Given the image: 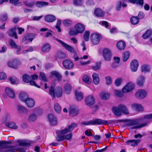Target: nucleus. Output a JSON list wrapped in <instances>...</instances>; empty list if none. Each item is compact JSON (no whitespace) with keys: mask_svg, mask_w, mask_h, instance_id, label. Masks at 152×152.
<instances>
[{"mask_svg":"<svg viewBox=\"0 0 152 152\" xmlns=\"http://www.w3.org/2000/svg\"><path fill=\"white\" fill-rule=\"evenodd\" d=\"M151 119H152V113L145 115L142 119V120L145 122L140 125H138L139 124V120L135 119L129 120L125 124V125L127 126L131 127L129 129H138L145 126L149 123V120Z\"/></svg>","mask_w":152,"mask_h":152,"instance_id":"1","label":"nucleus"},{"mask_svg":"<svg viewBox=\"0 0 152 152\" xmlns=\"http://www.w3.org/2000/svg\"><path fill=\"white\" fill-rule=\"evenodd\" d=\"M113 111L117 116H120L122 113L126 115H127L129 113V111L126 107L122 104H119L117 107L113 108Z\"/></svg>","mask_w":152,"mask_h":152,"instance_id":"2","label":"nucleus"},{"mask_svg":"<svg viewBox=\"0 0 152 152\" xmlns=\"http://www.w3.org/2000/svg\"><path fill=\"white\" fill-rule=\"evenodd\" d=\"M49 94L53 98H54L56 96L58 98L61 97L62 94V90L61 88L58 87L54 89L53 86H50L49 90Z\"/></svg>","mask_w":152,"mask_h":152,"instance_id":"3","label":"nucleus"},{"mask_svg":"<svg viewBox=\"0 0 152 152\" xmlns=\"http://www.w3.org/2000/svg\"><path fill=\"white\" fill-rule=\"evenodd\" d=\"M108 122L107 121L102 119L96 118L94 120H90L87 122H83L81 124L85 125H94L101 124H107Z\"/></svg>","mask_w":152,"mask_h":152,"instance_id":"4","label":"nucleus"},{"mask_svg":"<svg viewBox=\"0 0 152 152\" xmlns=\"http://www.w3.org/2000/svg\"><path fill=\"white\" fill-rule=\"evenodd\" d=\"M101 38V35L96 33L92 34L91 36V40L92 43L94 45L98 44Z\"/></svg>","mask_w":152,"mask_h":152,"instance_id":"5","label":"nucleus"},{"mask_svg":"<svg viewBox=\"0 0 152 152\" xmlns=\"http://www.w3.org/2000/svg\"><path fill=\"white\" fill-rule=\"evenodd\" d=\"M55 40L58 42L60 44H61L62 46L64 47L68 51L73 53H75V50H74L73 48L71 46L66 44L64 42L58 39H55Z\"/></svg>","mask_w":152,"mask_h":152,"instance_id":"6","label":"nucleus"},{"mask_svg":"<svg viewBox=\"0 0 152 152\" xmlns=\"http://www.w3.org/2000/svg\"><path fill=\"white\" fill-rule=\"evenodd\" d=\"M103 56L106 61H110L111 58V53L110 50L107 48H104L103 50Z\"/></svg>","mask_w":152,"mask_h":152,"instance_id":"7","label":"nucleus"},{"mask_svg":"<svg viewBox=\"0 0 152 152\" xmlns=\"http://www.w3.org/2000/svg\"><path fill=\"white\" fill-rule=\"evenodd\" d=\"M134 85L132 83L129 82L127 83L122 89L123 93H128L132 90L134 88Z\"/></svg>","mask_w":152,"mask_h":152,"instance_id":"8","label":"nucleus"},{"mask_svg":"<svg viewBox=\"0 0 152 152\" xmlns=\"http://www.w3.org/2000/svg\"><path fill=\"white\" fill-rule=\"evenodd\" d=\"M147 95V93L145 90L140 89L136 93L135 96L137 98L142 99L146 96Z\"/></svg>","mask_w":152,"mask_h":152,"instance_id":"9","label":"nucleus"},{"mask_svg":"<svg viewBox=\"0 0 152 152\" xmlns=\"http://www.w3.org/2000/svg\"><path fill=\"white\" fill-rule=\"evenodd\" d=\"M139 66L138 62L136 60L132 61L130 64V69L132 72H136Z\"/></svg>","mask_w":152,"mask_h":152,"instance_id":"10","label":"nucleus"},{"mask_svg":"<svg viewBox=\"0 0 152 152\" xmlns=\"http://www.w3.org/2000/svg\"><path fill=\"white\" fill-rule=\"evenodd\" d=\"M48 119L51 125L55 126L57 124V121L56 117L52 114H50L48 116Z\"/></svg>","mask_w":152,"mask_h":152,"instance_id":"11","label":"nucleus"},{"mask_svg":"<svg viewBox=\"0 0 152 152\" xmlns=\"http://www.w3.org/2000/svg\"><path fill=\"white\" fill-rule=\"evenodd\" d=\"M85 102L87 105L91 106L93 105L95 102L94 97L92 95H90L86 97Z\"/></svg>","mask_w":152,"mask_h":152,"instance_id":"12","label":"nucleus"},{"mask_svg":"<svg viewBox=\"0 0 152 152\" xmlns=\"http://www.w3.org/2000/svg\"><path fill=\"white\" fill-rule=\"evenodd\" d=\"M70 115L74 117L77 115L79 113V110L77 108L71 107L69 109Z\"/></svg>","mask_w":152,"mask_h":152,"instance_id":"13","label":"nucleus"},{"mask_svg":"<svg viewBox=\"0 0 152 152\" xmlns=\"http://www.w3.org/2000/svg\"><path fill=\"white\" fill-rule=\"evenodd\" d=\"M56 17L52 15L49 14L45 15L44 17L45 21L48 23H52L56 20Z\"/></svg>","mask_w":152,"mask_h":152,"instance_id":"14","label":"nucleus"},{"mask_svg":"<svg viewBox=\"0 0 152 152\" xmlns=\"http://www.w3.org/2000/svg\"><path fill=\"white\" fill-rule=\"evenodd\" d=\"M62 64L64 67L69 69L72 68L74 66L73 63L71 61L68 60L64 61Z\"/></svg>","mask_w":152,"mask_h":152,"instance_id":"15","label":"nucleus"},{"mask_svg":"<svg viewBox=\"0 0 152 152\" xmlns=\"http://www.w3.org/2000/svg\"><path fill=\"white\" fill-rule=\"evenodd\" d=\"M5 91L7 96L10 97L14 99L15 97V93L13 90L10 88H7L5 89Z\"/></svg>","mask_w":152,"mask_h":152,"instance_id":"16","label":"nucleus"},{"mask_svg":"<svg viewBox=\"0 0 152 152\" xmlns=\"http://www.w3.org/2000/svg\"><path fill=\"white\" fill-rule=\"evenodd\" d=\"M145 78L143 76H140L138 77L137 80V84L140 86H142L145 82Z\"/></svg>","mask_w":152,"mask_h":152,"instance_id":"17","label":"nucleus"},{"mask_svg":"<svg viewBox=\"0 0 152 152\" xmlns=\"http://www.w3.org/2000/svg\"><path fill=\"white\" fill-rule=\"evenodd\" d=\"M75 28L77 31L79 33H82L85 30L84 25L80 23L77 24L75 26Z\"/></svg>","mask_w":152,"mask_h":152,"instance_id":"18","label":"nucleus"},{"mask_svg":"<svg viewBox=\"0 0 152 152\" xmlns=\"http://www.w3.org/2000/svg\"><path fill=\"white\" fill-rule=\"evenodd\" d=\"M25 103L28 107L30 108L33 107L35 104L34 100L30 98H28Z\"/></svg>","mask_w":152,"mask_h":152,"instance_id":"19","label":"nucleus"},{"mask_svg":"<svg viewBox=\"0 0 152 152\" xmlns=\"http://www.w3.org/2000/svg\"><path fill=\"white\" fill-rule=\"evenodd\" d=\"M95 15L97 17H102L104 15V12L102 10L99 8H96L94 10Z\"/></svg>","mask_w":152,"mask_h":152,"instance_id":"20","label":"nucleus"},{"mask_svg":"<svg viewBox=\"0 0 152 152\" xmlns=\"http://www.w3.org/2000/svg\"><path fill=\"white\" fill-rule=\"evenodd\" d=\"M140 140H128L126 142V144L127 145H130L134 147L138 145V144L140 142Z\"/></svg>","mask_w":152,"mask_h":152,"instance_id":"21","label":"nucleus"},{"mask_svg":"<svg viewBox=\"0 0 152 152\" xmlns=\"http://www.w3.org/2000/svg\"><path fill=\"white\" fill-rule=\"evenodd\" d=\"M126 47V43L123 40H120L118 42L117 44V47L119 50H124Z\"/></svg>","mask_w":152,"mask_h":152,"instance_id":"22","label":"nucleus"},{"mask_svg":"<svg viewBox=\"0 0 152 152\" xmlns=\"http://www.w3.org/2000/svg\"><path fill=\"white\" fill-rule=\"evenodd\" d=\"M50 74V77H52L53 76H54L57 78L58 81H60L61 80L62 76L58 72L56 71H52L51 72Z\"/></svg>","mask_w":152,"mask_h":152,"instance_id":"23","label":"nucleus"},{"mask_svg":"<svg viewBox=\"0 0 152 152\" xmlns=\"http://www.w3.org/2000/svg\"><path fill=\"white\" fill-rule=\"evenodd\" d=\"M16 28L15 27L10 29L8 31L7 33L8 35L11 37L14 36L15 39H17L18 37L17 35V33L16 32Z\"/></svg>","mask_w":152,"mask_h":152,"instance_id":"24","label":"nucleus"},{"mask_svg":"<svg viewBox=\"0 0 152 152\" xmlns=\"http://www.w3.org/2000/svg\"><path fill=\"white\" fill-rule=\"evenodd\" d=\"M132 108L137 111H142L143 110V107L141 105L137 104H134L132 105Z\"/></svg>","mask_w":152,"mask_h":152,"instance_id":"25","label":"nucleus"},{"mask_svg":"<svg viewBox=\"0 0 152 152\" xmlns=\"http://www.w3.org/2000/svg\"><path fill=\"white\" fill-rule=\"evenodd\" d=\"M7 65L10 67L17 69V62L16 60L9 61L7 62Z\"/></svg>","mask_w":152,"mask_h":152,"instance_id":"26","label":"nucleus"},{"mask_svg":"<svg viewBox=\"0 0 152 152\" xmlns=\"http://www.w3.org/2000/svg\"><path fill=\"white\" fill-rule=\"evenodd\" d=\"M19 98L22 102H25L28 99V96L25 92H21L19 95Z\"/></svg>","mask_w":152,"mask_h":152,"instance_id":"27","label":"nucleus"},{"mask_svg":"<svg viewBox=\"0 0 152 152\" xmlns=\"http://www.w3.org/2000/svg\"><path fill=\"white\" fill-rule=\"evenodd\" d=\"M93 82L95 85H97L99 82V78L98 75L96 73H94L92 75Z\"/></svg>","mask_w":152,"mask_h":152,"instance_id":"28","label":"nucleus"},{"mask_svg":"<svg viewBox=\"0 0 152 152\" xmlns=\"http://www.w3.org/2000/svg\"><path fill=\"white\" fill-rule=\"evenodd\" d=\"M141 71L144 73L149 72L150 70V66L147 64H143L141 67Z\"/></svg>","mask_w":152,"mask_h":152,"instance_id":"29","label":"nucleus"},{"mask_svg":"<svg viewBox=\"0 0 152 152\" xmlns=\"http://www.w3.org/2000/svg\"><path fill=\"white\" fill-rule=\"evenodd\" d=\"M37 118V115L34 114L32 113L30 114L28 118V121L30 122H35Z\"/></svg>","mask_w":152,"mask_h":152,"instance_id":"30","label":"nucleus"},{"mask_svg":"<svg viewBox=\"0 0 152 152\" xmlns=\"http://www.w3.org/2000/svg\"><path fill=\"white\" fill-rule=\"evenodd\" d=\"M50 49V46L49 44L48 43L45 44L43 45L41 48L42 52H48Z\"/></svg>","mask_w":152,"mask_h":152,"instance_id":"31","label":"nucleus"},{"mask_svg":"<svg viewBox=\"0 0 152 152\" xmlns=\"http://www.w3.org/2000/svg\"><path fill=\"white\" fill-rule=\"evenodd\" d=\"M5 125L7 127L14 129H16L18 127L16 124L13 122L7 123L5 124Z\"/></svg>","mask_w":152,"mask_h":152,"instance_id":"32","label":"nucleus"},{"mask_svg":"<svg viewBox=\"0 0 152 152\" xmlns=\"http://www.w3.org/2000/svg\"><path fill=\"white\" fill-rule=\"evenodd\" d=\"M56 56L57 58L62 59L65 58L66 55L63 52L59 51L57 52Z\"/></svg>","mask_w":152,"mask_h":152,"instance_id":"33","label":"nucleus"},{"mask_svg":"<svg viewBox=\"0 0 152 152\" xmlns=\"http://www.w3.org/2000/svg\"><path fill=\"white\" fill-rule=\"evenodd\" d=\"M64 88L66 93L67 94H69L71 91L72 87L69 84L67 83L64 85Z\"/></svg>","mask_w":152,"mask_h":152,"instance_id":"34","label":"nucleus"},{"mask_svg":"<svg viewBox=\"0 0 152 152\" xmlns=\"http://www.w3.org/2000/svg\"><path fill=\"white\" fill-rule=\"evenodd\" d=\"M100 96L101 99L106 100L109 98L110 94L107 93L102 92L100 93Z\"/></svg>","mask_w":152,"mask_h":152,"instance_id":"35","label":"nucleus"},{"mask_svg":"<svg viewBox=\"0 0 152 152\" xmlns=\"http://www.w3.org/2000/svg\"><path fill=\"white\" fill-rule=\"evenodd\" d=\"M75 94L77 100L78 101L81 100L83 98V94L80 91H76Z\"/></svg>","mask_w":152,"mask_h":152,"instance_id":"36","label":"nucleus"},{"mask_svg":"<svg viewBox=\"0 0 152 152\" xmlns=\"http://www.w3.org/2000/svg\"><path fill=\"white\" fill-rule=\"evenodd\" d=\"M22 78L23 81L26 83H28L31 80L30 76L26 74L23 75Z\"/></svg>","mask_w":152,"mask_h":152,"instance_id":"37","label":"nucleus"},{"mask_svg":"<svg viewBox=\"0 0 152 152\" xmlns=\"http://www.w3.org/2000/svg\"><path fill=\"white\" fill-rule=\"evenodd\" d=\"M152 34V31L151 30L148 29L142 35V38L146 39L149 38L151 36Z\"/></svg>","mask_w":152,"mask_h":152,"instance_id":"38","label":"nucleus"},{"mask_svg":"<svg viewBox=\"0 0 152 152\" xmlns=\"http://www.w3.org/2000/svg\"><path fill=\"white\" fill-rule=\"evenodd\" d=\"M130 20L131 23L134 25L138 24L139 22V20L137 17H132L130 19Z\"/></svg>","mask_w":152,"mask_h":152,"instance_id":"39","label":"nucleus"},{"mask_svg":"<svg viewBox=\"0 0 152 152\" xmlns=\"http://www.w3.org/2000/svg\"><path fill=\"white\" fill-rule=\"evenodd\" d=\"M23 3L25 6L30 8L32 7L35 4V2L34 1L28 2L27 1H23Z\"/></svg>","mask_w":152,"mask_h":152,"instance_id":"40","label":"nucleus"},{"mask_svg":"<svg viewBox=\"0 0 152 152\" xmlns=\"http://www.w3.org/2000/svg\"><path fill=\"white\" fill-rule=\"evenodd\" d=\"M82 80L84 82L87 84H90L91 83V80L87 75H84L83 77Z\"/></svg>","mask_w":152,"mask_h":152,"instance_id":"41","label":"nucleus"},{"mask_svg":"<svg viewBox=\"0 0 152 152\" xmlns=\"http://www.w3.org/2000/svg\"><path fill=\"white\" fill-rule=\"evenodd\" d=\"M17 108L19 112L20 113H26L27 112L26 108L22 105H18L17 106Z\"/></svg>","mask_w":152,"mask_h":152,"instance_id":"42","label":"nucleus"},{"mask_svg":"<svg viewBox=\"0 0 152 152\" xmlns=\"http://www.w3.org/2000/svg\"><path fill=\"white\" fill-rule=\"evenodd\" d=\"M48 3L46 2L37 1L36 3V6L38 7H41L48 5Z\"/></svg>","mask_w":152,"mask_h":152,"instance_id":"43","label":"nucleus"},{"mask_svg":"<svg viewBox=\"0 0 152 152\" xmlns=\"http://www.w3.org/2000/svg\"><path fill=\"white\" fill-rule=\"evenodd\" d=\"M54 108L55 110L56 113H61V107L58 103H55L54 105Z\"/></svg>","mask_w":152,"mask_h":152,"instance_id":"44","label":"nucleus"},{"mask_svg":"<svg viewBox=\"0 0 152 152\" xmlns=\"http://www.w3.org/2000/svg\"><path fill=\"white\" fill-rule=\"evenodd\" d=\"M130 56V53L128 51L124 52L122 55V58L124 61H126L129 58Z\"/></svg>","mask_w":152,"mask_h":152,"instance_id":"45","label":"nucleus"},{"mask_svg":"<svg viewBox=\"0 0 152 152\" xmlns=\"http://www.w3.org/2000/svg\"><path fill=\"white\" fill-rule=\"evenodd\" d=\"M61 24V21L60 20L57 19L55 28L57 29L58 31V32H60L61 31V29L60 27Z\"/></svg>","mask_w":152,"mask_h":152,"instance_id":"46","label":"nucleus"},{"mask_svg":"<svg viewBox=\"0 0 152 152\" xmlns=\"http://www.w3.org/2000/svg\"><path fill=\"white\" fill-rule=\"evenodd\" d=\"M123 82L122 79L121 78H118L116 79L114 81V84L115 85L118 87L121 85Z\"/></svg>","mask_w":152,"mask_h":152,"instance_id":"47","label":"nucleus"},{"mask_svg":"<svg viewBox=\"0 0 152 152\" xmlns=\"http://www.w3.org/2000/svg\"><path fill=\"white\" fill-rule=\"evenodd\" d=\"M83 2V0H73L74 4L77 6H82Z\"/></svg>","mask_w":152,"mask_h":152,"instance_id":"48","label":"nucleus"},{"mask_svg":"<svg viewBox=\"0 0 152 152\" xmlns=\"http://www.w3.org/2000/svg\"><path fill=\"white\" fill-rule=\"evenodd\" d=\"M63 24L66 26L69 27L72 24V22L69 20H65L63 21Z\"/></svg>","mask_w":152,"mask_h":152,"instance_id":"49","label":"nucleus"},{"mask_svg":"<svg viewBox=\"0 0 152 152\" xmlns=\"http://www.w3.org/2000/svg\"><path fill=\"white\" fill-rule=\"evenodd\" d=\"M56 133L57 134V136L56 138L57 141L58 142H60L64 140V135H62L60 134H58L57 132H56Z\"/></svg>","mask_w":152,"mask_h":152,"instance_id":"50","label":"nucleus"},{"mask_svg":"<svg viewBox=\"0 0 152 152\" xmlns=\"http://www.w3.org/2000/svg\"><path fill=\"white\" fill-rule=\"evenodd\" d=\"M129 1L131 3L133 4L136 3L141 5H142L143 4V0H129Z\"/></svg>","mask_w":152,"mask_h":152,"instance_id":"51","label":"nucleus"},{"mask_svg":"<svg viewBox=\"0 0 152 152\" xmlns=\"http://www.w3.org/2000/svg\"><path fill=\"white\" fill-rule=\"evenodd\" d=\"M39 79L45 82H47L48 81L44 73L42 72L40 73Z\"/></svg>","mask_w":152,"mask_h":152,"instance_id":"52","label":"nucleus"},{"mask_svg":"<svg viewBox=\"0 0 152 152\" xmlns=\"http://www.w3.org/2000/svg\"><path fill=\"white\" fill-rule=\"evenodd\" d=\"M57 132L58 134H60L61 135L69 132L68 129V128H65L64 129L61 130H58Z\"/></svg>","mask_w":152,"mask_h":152,"instance_id":"53","label":"nucleus"},{"mask_svg":"<svg viewBox=\"0 0 152 152\" xmlns=\"http://www.w3.org/2000/svg\"><path fill=\"white\" fill-rule=\"evenodd\" d=\"M69 33L71 35H76L79 33V32L76 29H75L73 28H71L70 29Z\"/></svg>","mask_w":152,"mask_h":152,"instance_id":"54","label":"nucleus"},{"mask_svg":"<svg viewBox=\"0 0 152 152\" xmlns=\"http://www.w3.org/2000/svg\"><path fill=\"white\" fill-rule=\"evenodd\" d=\"M114 93L116 96L119 97L122 96L123 95V93L119 90H114Z\"/></svg>","mask_w":152,"mask_h":152,"instance_id":"55","label":"nucleus"},{"mask_svg":"<svg viewBox=\"0 0 152 152\" xmlns=\"http://www.w3.org/2000/svg\"><path fill=\"white\" fill-rule=\"evenodd\" d=\"M89 32L88 31H85L83 36V39L86 41H88L89 40Z\"/></svg>","mask_w":152,"mask_h":152,"instance_id":"56","label":"nucleus"},{"mask_svg":"<svg viewBox=\"0 0 152 152\" xmlns=\"http://www.w3.org/2000/svg\"><path fill=\"white\" fill-rule=\"evenodd\" d=\"M77 126V124L75 123H72L71 125L69 126L68 129L69 132L72 131Z\"/></svg>","mask_w":152,"mask_h":152,"instance_id":"57","label":"nucleus"},{"mask_svg":"<svg viewBox=\"0 0 152 152\" xmlns=\"http://www.w3.org/2000/svg\"><path fill=\"white\" fill-rule=\"evenodd\" d=\"M9 80L12 84H14L15 83L17 80V79L15 76H13L10 77Z\"/></svg>","mask_w":152,"mask_h":152,"instance_id":"58","label":"nucleus"},{"mask_svg":"<svg viewBox=\"0 0 152 152\" xmlns=\"http://www.w3.org/2000/svg\"><path fill=\"white\" fill-rule=\"evenodd\" d=\"M25 39L32 41L34 38L33 35L31 34H29L25 37Z\"/></svg>","mask_w":152,"mask_h":152,"instance_id":"59","label":"nucleus"},{"mask_svg":"<svg viewBox=\"0 0 152 152\" xmlns=\"http://www.w3.org/2000/svg\"><path fill=\"white\" fill-rule=\"evenodd\" d=\"M9 44L11 47L13 48H15L18 45L12 39H11L10 40Z\"/></svg>","mask_w":152,"mask_h":152,"instance_id":"60","label":"nucleus"},{"mask_svg":"<svg viewBox=\"0 0 152 152\" xmlns=\"http://www.w3.org/2000/svg\"><path fill=\"white\" fill-rule=\"evenodd\" d=\"M105 79L106 80V84L107 85H109L111 84L112 80L110 76H107L105 77Z\"/></svg>","mask_w":152,"mask_h":152,"instance_id":"61","label":"nucleus"},{"mask_svg":"<svg viewBox=\"0 0 152 152\" xmlns=\"http://www.w3.org/2000/svg\"><path fill=\"white\" fill-rule=\"evenodd\" d=\"M7 19V14H4L1 15L0 17V20L2 21H5Z\"/></svg>","mask_w":152,"mask_h":152,"instance_id":"62","label":"nucleus"},{"mask_svg":"<svg viewBox=\"0 0 152 152\" xmlns=\"http://www.w3.org/2000/svg\"><path fill=\"white\" fill-rule=\"evenodd\" d=\"M121 5V1H118L116 5V9L117 11H119L120 10Z\"/></svg>","mask_w":152,"mask_h":152,"instance_id":"63","label":"nucleus"},{"mask_svg":"<svg viewBox=\"0 0 152 152\" xmlns=\"http://www.w3.org/2000/svg\"><path fill=\"white\" fill-rule=\"evenodd\" d=\"M100 66L101 65L100 63H97L94 66H92V68L94 70H97L100 68Z\"/></svg>","mask_w":152,"mask_h":152,"instance_id":"64","label":"nucleus"}]
</instances>
